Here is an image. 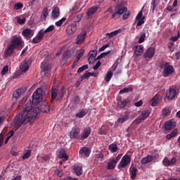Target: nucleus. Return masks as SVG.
<instances>
[{"instance_id": "13", "label": "nucleus", "mask_w": 180, "mask_h": 180, "mask_svg": "<svg viewBox=\"0 0 180 180\" xmlns=\"http://www.w3.org/2000/svg\"><path fill=\"white\" fill-rule=\"evenodd\" d=\"M78 26L77 25V23H72L70 25L68 26L66 29V33L67 34H74L75 32H77Z\"/></svg>"}, {"instance_id": "50", "label": "nucleus", "mask_w": 180, "mask_h": 180, "mask_svg": "<svg viewBox=\"0 0 180 180\" xmlns=\"http://www.w3.org/2000/svg\"><path fill=\"white\" fill-rule=\"evenodd\" d=\"M30 154H32V151L30 150H27L26 153L23 155L22 159L26 160V158H29L30 157Z\"/></svg>"}, {"instance_id": "33", "label": "nucleus", "mask_w": 180, "mask_h": 180, "mask_svg": "<svg viewBox=\"0 0 180 180\" xmlns=\"http://www.w3.org/2000/svg\"><path fill=\"white\" fill-rule=\"evenodd\" d=\"M127 120H129V114L127 113L123 115L122 117L117 119L118 123H124V122H127Z\"/></svg>"}, {"instance_id": "26", "label": "nucleus", "mask_w": 180, "mask_h": 180, "mask_svg": "<svg viewBox=\"0 0 180 180\" xmlns=\"http://www.w3.org/2000/svg\"><path fill=\"white\" fill-rule=\"evenodd\" d=\"M117 164V161L116 160L112 159L110 162H108L107 165L108 169H115L116 165Z\"/></svg>"}, {"instance_id": "23", "label": "nucleus", "mask_w": 180, "mask_h": 180, "mask_svg": "<svg viewBox=\"0 0 180 180\" xmlns=\"http://www.w3.org/2000/svg\"><path fill=\"white\" fill-rule=\"evenodd\" d=\"M161 101V96L160 94H156L150 101V103L151 106H155L158 102Z\"/></svg>"}, {"instance_id": "28", "label": "nucleus", "mask_w": 180, "mask_h": 180, "mask_svg": "<svg viewBox=\"0 0 180 180\" xmlns=\"http://www.w3.org/2000/svg\"><path fill=\"white\" fill-rule=\"evenodd\" d=\"M150 116V110H143L139 117L141 119L142 121L146 120L147 117Z\"/></svg>"}, {"instance_id": "19", "label": "nucleus", "mask_w": 180, "mask_h": 180, "mask_svg": "<svg viewBox=\"0 0 180 180\" xmlns=\"http://www.w3.org/2000/svg\"><path fill=\"white\" fill-rule=\"evenodd\" d=\"M176 124H175V122L172 120H169L165 122V130H172V129H174Z\"/></svg>"}, {"instance_id": "62", "label": "nucleus", "mask_w": 180, "mask_h": 180, "mask_svg": "<svg viewBox=\"0 0 180 180\" xmlns=\"http://www.w3.org/2000/svg\"><path fill=\"white\" fill-rule=\"evenodd\" d=\"M142 120L140 117H138L134 121V124H140V123H141Z\"/></svg>"}, {"instance_id": "30", "label": "nucleus", "mask_w": 180, "mask_h": 180, "mask_svg": "<svg viewBox=\"0 0 180 180\" xmlns=\"http://www.w3.org/2000/svg\"><path fill=\"white\" fill-rule=\"evenodd\" d=\"M47 16H49V8H47V7H45L42 11L41 20H45L46 19H47Z\"/></svg>"}, {"instance_id": "51", "label": "nucleus", "mask_w": 180, "mask_h": 180, "mask_svg": "<svg viewBox=\"0 0 180 180\" xmlns=\"http://www.w3.org/2000/svg\"><path fill=\"white\" fill-rule=\"evenodd\" d=\"M45 33H47V32H46V30L42 29V30H39V32H38L37 36L39 37L41 39H43V37H44V34Z\"/></svg>"}, {"instance_id": "61", "label": "nucleus", "mask_w": 180, "mask_h": 180, "mask_svg": "<svg viewBox=\"0 0 180 180\" xmlns=\"http://www.w3.org/2000/svg\"><path fill=\"white\" fill-rule=\"evenodd\" d=\"M142 120L140 117H138L134 121V124H140V123H141Z\"/></svg>"}, {"instance_id": "57", "label": "nucleus", "mask_w": 180, "mask_h": 180, "mask_svg": "<svg viewBox=\"0 0 180 180\" xmlns=\"http://www.w3.org/2000/svg\"><path fill=\"white\" fill-rule=\"evenodd\" d=\"M53 30H54V25H50L45 30V32H46V33H50V32H53Z\"/></svg>"}, {"instance_id": "14", "label": "nucleus", "mask_w": 180, "mask_h": 180, "mask_svg": "<svg viewBox=\"0 0 180 180\" xmlns=\"http://www.w3.org/2000/svg\"><path fill=\"white\" fill-rule=\"evenodd\" d=\"M176 96V90L174 89L170 88L168 91L166 92V98L171 101Z\"/></svg>"}, {"instance_id": "35", "label": "nucleus", "mask_w": 180, "mask_h": 180, "mask_svg": "<svg viewBox=\"0 0 180 180\" xmlns=\"http://www.w3.org/2000/svg\"><path fill=\"white\" fill-rule=\"evenodd\" d=\"M52 99H56L58 96V90L56 88L53 87L51 91Z\"/></svg>"}, {"instance_id": "43", "label": "nucleus", "mask_w": 180, "mask_h": 180, "mask_svg": "<svg viewBox=\"0 0 180 180\" xmlns=\"http://www.w3.org/2000/svg\"><path fill=\"white\" fill-rule=\"evenodd\" d=\"M23 8V4L18 2L14 5V9L16 11H20Z\"/></svg>"}, {"instance_id": "45", "label": "nucleus", "mask_w": 180, "mask_h": 180, "mask_svg": "<svg viewBox=\"0 0 180 180\" xmlns=\"http://www.w3.org/2000/svg\"><path fill=\"white\" fill-rule=\"evenodd\" d=\"M41 40H42L41 39V37L38 35H37L33 39H32V43L34 44H37V43H40Z\"/></svg>"}, {"instance_id": "55", "label": "nucleus", "mask_w": 180, "mask_h": 180, "mask_svg": "<svg viewBox=\"0 0 180 180\" xmlns=\"http://www.w3.org/2000/svg\"><path fill=\"white\" fill-rule=\"evenodd\" d=\"M143 11H140L136 15L135 20H141L143 19Z\"/></svg>"}, {"instance_id": "4", "label": "nucleus", "mask_w": 180, "mask_h": 180, "mask_svg": "<svg viewBox=\"0 0 180 180\" xmlns=\"http://www.w3.org/2000/svg\"><path fill=\"white\" fill-rule=\"evenodd\" d=\"M164 70L162 72V75L165 78H167L169 75H171L172 72H174V67L172 65H169V63H166L163 65Z\"/></svg>"}, {"instance_id": "32", "label": "nucleus", "mask_w": 180, "mask_h": 180, "mask_svg": "<svg viewBox=\"0 0 180 180\" xmlns=\"http://www.w3.org/2000/svg\"><path fill=\"white\" fill-rule=\"evenodd\" d=\"M86 112H87L86 110L82 109L79 112L76 113L75 116L79 119H82V117H84V116H86Z\"/></svg>"}, {"instance_id": "39", "label": "nucleus", "mask_w": 180, "mask_h": 180, "mask_svg": "<svg viewBox=\"0 0 180 180\" xmlns=\"http://www.w3.org/2000/svg\"><path fill=\"white\" fill-rule=\"evenodd\" d=\"M145 40H146V32L143 31L141 32V35L139 39L138 43H139V44L141 43H144Z\"/></svg>"}, {"instance_id": "31", "label": "nucleus", "mask_w": 180, "mask_h": 180, "mask_svg": "<svg viewBox=\"0 0 180 180\" xmlns=\"http://www.w3.org/2000/svg\"><path fill=\"white\" fill-rule=\"evenodd\" d=\"M96 11H98V8L96 6H92L87 11L86 15L89 16V18H91V16H92V15H94Z\"/></svg>"}, {"instance_id": "25", "label": "nucleus", "mask_w": 180, "mask_h": 180, "mask_svg": "<svg viewBox=\"0 0 180 180\" xmlns=\"http://www.w3.org/2000/svg\"><path fill=\"white\" fill-rule=\"evenodd\" d=\"M144 51V47L141 45H137L135 46L134 53L136 56H141Z\"/></svg>"}, {"instance_id": "10", "label": "nucleus", "mask_w": 180, "mask_h": 180, "mask_svg": "<svg viewBox=\"0 0 180 180\" xmlns=\"http://www.w3.org/2000/svg\"><path fill=\"white\" fill-rule=\"evenodd\" d=\"M155 54V49L153 47L148 48L143 54L144 58H153Z\"/></svg>"}, {"instance_id": "46", "label": "nucleus", "mask_w": 180, "mask_h": 180, "mask_svg": "<svg viewBox=\"0 0 180 180\" xmlns=\"http://www.w3.org/2000/svg\"><path fill=\"white\" fill-rule=\"evenodd\" d=\"M55 174L57 175V176H59V178H63V176L64 175V172L63 170L56 169L55 170Z\"/></svg>"}, {"instance_id": "29", "label": "nucleus", "mask_w": 180, "mask_h": 180, "mask_svg": "<svg viewBox=\"0 0 180 180\" xmlns=\"http://www.w3.org/2000/svg\"><path fill=\"white\" fill-rule=\"evenodd\" d=\"M159 4H160V0H153V2L151 4L153 13H154V12H157V8H158Z\"/></svg>"}, {"instance_id": "34", "label": "nucleus", "mask_w": 180, "mask_h": 180, "mask_svg": "<svg viewBox=\"0 0 180 180\" xmlns=\"http://www.w3.org/2000/svg\"><path fill=\"white\" fill-rule=\"evenodd\" d=\"M112 77H113V73L112 72V71L109 70L105 74L104 79L105 81H106V82H109L110 79H112Z\"/></svg>"}, {"instance_id": "27", "label": "nucleus", "mask_w": 180, "mask_h": 180, "mask_svg": "<svg viewBox=\"0 0 180 180\" xmlns=\"http://www.w3.org/2000/svg\"><path fill=\"white\" fill-rule=\"evenodd\" d=\"M60 16V8L58 7H54L52 10L51 17L53 19H57Z\"/></svg>"}, {"instance_id": "16", "label": "nucleus", "mask_w": 180, "mask_h": 180, "mask_svg": "<svg viewBox=\"0 0 180 180\" xmlns=\"http://www.w3.org/2000/svg\"><path fill=\"white\" fill-rule=\"evenodd\" d=\"M79 153L80 154L81 157H89L91 150H89V148L83 147L79 150Z\"/></svg>"}, {"instance_id": "6", "label": "nucleus", "mask_w": 180, "mask_h": 180, "mask_svg": "<svg viewBox=\"0 0 180 180\" xmlns=\"http://www.w3.org/2000/svg\"><path fill=\"white\" fill-rule=\"evenodd\" d=\"M23 89H18L13 93V102H18L22 96H23Z\"/></svg>"}, {"instance_id": "15", "label": "nucleus", "mask_w": 180, "mask_h": 180, "mask_svg": "<svg viewBox=\"0 0 180 180\" xmlns=\"http://www.w3.org/2000/svg\"><path fill=\"white\" fill-rule=\"evenodd\" d=\"M22 34L26 39H30L31 37H33V34H34V31L33 30L27 28L22 30Z\"/></svg>"}, {"instance_id": "21", "label": "nucleus", "mask_w": 180, "mask_h": 180, "mask_svg": "<svg viewBox=\"0 0 180 180\" xmlns=\"http://www.w3.org/2000/svg\"><path fill=\"white\" fill-rule=\"evenodd\" d=\"M58 158H60L63 160V161H68V155H67V153H65V150L62 149L59 151V155H58Z\"/></svg>"}, {"instance_id": "59", "label": "nucleus", "mask_w": 180, "mask_h": 180, "mask_svg": "<svg viewBox=\"0 0 180 180\" xmlns=\"http://www.w3.org/2000/svg\"><path fill=\"white\" fill-rule=\"evenodd\" d=\"M143 24H144V17H143L141 20H138V22L136 24V27L138 26H141Z\"/></svg>"}, {"instance_id": "24", "label": "nucleus", "mask_w": 180, "mask_h": 180, "mask_svg": "<svg viewBox=\"0 0 180 180\" xmlns=\"http://www.w3.org/2000/svg\"><path fill=\"white\" fill-rule=\"evenodd\" d=\"M73 170L75 174H76L77 176H80V175L82 174V167L79 165H75L73 167Z\"/></svg>"}, {"instance_id": "22", "label": "nucleus", "mask_w": 180, "mask_h": 180, "mask_svg": "<svg viewBox=\"0 0 180 180\" xmlns=\"http://www.w3.org/2000/svg\"><path fill=\"white\" fill-rule=\"evenodd\" d=\"M155 158L153 155H148L146 158H142L141 164H143V165L148 164V163L154 161Z\"/></svg>"}, {"instance_id": "49", "label": "nucleus", "mask_w": 180, "mask_h": 180, "mask_svg": "<svg viewBox=\"0 0 180 180\" xmlns=\"http://www.w3.org/2000/svg\"><path fill=\"white\" fill-rule=\"evenodd\" d=\"M110 53V51L102 53L101 55H99L97 57V60H101V58H103L104 57H106V56H108V54H109Z\"/></svg>"}, {"instance_id": "58", "label": "nucleus", "mask_w": 180, "mask_h": 180, "mask_svg": "<svg viewBox=\"0 0 180 180\" xmlns=\"http://www.w3.org/2000/svg\"><path fill=\"white\" fill-rule=\"evenodd\" d=\"M91 75H92V72H89L88 71H86L84 72V74L83 75V78H89V77H91Z\"/></svg>"}, {"instance_id": "17", "label": "nucleus", "mask_w": 180, "mask_h": 180, "mask_svg": "<svg viewBox=\"0 0 180 180\" xmlns=\"http://www.w3.org/2000/svg\"><path fill=\"white\" fill-rule=\"evenodd\" d=\"M162 162L165 167H169V165H175V164H176V158H173L171 160H169L168 158H165Z\"/></svg>"}, {"instance_id": "56", "label": "nucleus", "mask_w": 180, "mask_h": 180, "mask_svg": "<svg viewBox=\"0 0 180 180\" xmlns=\"http://www.w3.org/2000/svg\"><path fill=\"white\" fill-rule=\"evenodd\" d=\"M112 19H119V18H120V14L118 13V11H116L112 13Z\"/></svg>"}, {"instance_id": "48", "label": "nucleus", "mask_w": 180, "mask_h": 180, "mask_svg": "<svg viewBox=\"0 0 180 180\" xmlns=\"http://www.w3.org/2000/svg\"><path fill=\"white\" fill-rule=\"evenodd\" d=\"M65 89H64V87H62L60 89V92L58 93V96H59L60 98H63V96H64V95H65Z\"/></svg>"}, {"instance_id": "44", "label": "nucleus", "mask_w": 180, "mask_h": 180, "mask_svg": "<svg viewBox=\"0 0 180 180\" xmlns=\"http://www.w3.org/2000/svg\"><path fill=\"white\" fill-rule=\"evenodd\" d=\"M25 22H26L25 18H20V17H17V23L19 25H25Z\"/></svg>"}, {"instance_id": "42", "label": "nucleus", "mask_w": 180, "mask_h": 180, "mask_svg": "<svg viewBox=\"0 0 180 180\" xmlns=\"http://www.w3.org/2000/svg\"><path fill=\"white\" fill-rule=\"evenodd\" d=\"M65 20H67V18L63 17L60 20L57 21L55 23V25H56V26H58V27L62 26L63 23H64V22H65Z\"/></svg>"}, {"instance_id": "53", "label": "nucleus", "mask_w": 180, "mask_h": 180, "mask_svg": "<svg viewBox=\"0 0 180 180\" xmlns=\"http://www.w3.org/2000/svg\"><path fill=\"white\" fill-rule=\"evenodd\" d=\"M179 37H180V32L178 31L177 35H176V36H174V37H172L170 38V40H171L172 41H176L179 39Z\"/></svg>"}, {"instance_id": "60", "label": "nucleus", "mask_w": 180, "mask_h": 180, "mask_svg": "<svg viewBox=\"0 0 180 180\" xmlns=\"http://www.w3.org/2000/svg\"><path fill=\"white\" fill-rule=\"evenodd\" d=\"M129 16H130V12L125 13L122 15V19L124 20H126L129 19Z\"/></svg>"}, {"instance_id": "47", "label": "nucleus", "mask_w": 180, "mask_h": 180, "mask_svg": "<svg viewBox=\"0 0 180 180\" xmlns=\"http://www.w3.org/2000/svg\"><path fill=\"white\" fill-rule=\"evenodd\" d=\"M85 70H88V65H84L79 68V69L77 70V73L79 74L82 72V71H85Z\"/></svg>"}, {"instance_id": "41", "label": "nucleus", "mask_w": 180, "mask_h": 180, "mask_svg": "<svg viewBox=\"0 0 180 180\" xmlns=\"http://www.w3.org/2000/svg\"><path fill=\"white\" fill-rule=\"evenodd\" d=\"M127 92H133V88L127 87L120 91V94H127Z\"/></svg>"}, {"instance_id": "2", "label": "nucleus", "mask_w": 180, "mask_h": 180, "mask_svg": "<svg viewBox=\"0 0 180 180\" xmlns=\"http://www.w3.org/2000/svg\"><path fill=\"white\" fill-rule=\"evenodd\" d=\"M22 44L23 40H22L21 37H13L10 41V44L8 45L7 49H5V56H7V57L11 56L16 49H20Z\"/></svg>"}, {"instance_id": "64", "label": "nucleus", "mask_w": 180, "mask_h": 180, "mask_svg": "<svg viewBox=\"0 0 180 180\" xmlns=\"http://www.w3.org/2000/svg\"><path fill=\"white\" fill-rule=\"evenodd\" d=\"M108 47H109V44H105V45L103 46L101 48H100L98 49V51H100V52L105 51V49H108Z\"/></svg>"}, {"instance_id": "54", "label": "nucleus", "mask_w": 180, "mask_h": 180, "mask_svg": "<svg viewBox=\"0 0 180 180\" xmlns=\"http://www.w3.org/2000/svg\"><path fill=\"white\" fill-rule=\"evenodd\" d=\"M8 68L9 67L8 65H5L1 70V75H5L8 72Z\"/></svg>"}, {"instance_id": "3", "label": "nucleus", "mask_w": 180, "mask_h": 180, "mask_svg": "<svg viewBox=\"0 0 180 180\" xmlns=\"http://www.w3.org/2000/svg\"><path fill=\"white\" fill-rule=\"evenodd\" d=\"M43 90L37 89L32 95V104L39 105L41 102V94Z\"/></svg>"}, {"instance_id": "1", "label": "nucleus", "mask_w": 180, "mask_h": 180, "mask_svg": "<svg viewBox=\"0 0 180 180\" xmlns=\"http://www.w3.org/2000/svg\"><path fill=\"white\" fill-rule=\"evenodd\" d=\"M40 113V108L35 107L33 108L32 103L27 102L23 107L20 117H15L13 124L15 127H19L21 124H27V123H33L36 120V117Z\"/></svg>"}, {"instance_id": "18", "label": "nucleus", "mask_w": 180, "mask_h": 180, "mask_svg": "<svg viewBox=\"0 0 180 180\" xmlns=\"http://www.w3.org/2000/svg\"><path fill=\"white\" fill-rule=\"evenodd\" d=\"M89 57L88 58L89 64H92L94 61H96L98 60V58H96V51H91L89 52Z\"/></svg>"}, {"instance_id": "63", "label": "nucleus", "mask_w": 180, "mask_h": 180, "mask_svg": "<svg viewBox=\"0 0 180 180\" xmlns=\"http://www.w3.org/2000/svg\"><path fill=\"white\" fill-rule=\"evenodd\" d=\"M101 61L98 60V61L96 63V64L93 67V69H94V70H98V68H99V67H101Z\"/></svg>"}, {"instance_id": "7", "label": "nucleus", "mask_w": 180, "mask_h": 180, "mask_svg": "<svg viewBox=\"0 0 180 180\" xmlns=\"http://www.w3.org/2000/svg\"><path fill=\"white\" fill-rule=\"evenodd\" d=\"M41 72L42 75H46V72H49L51 69V65L50 63H47V61H44L41 64Z\"/></svg>"}, {"instance_id": "37", "label": "nucleus", "mask_w": 180, "mask_h": 180, "mask_svg": "<svg viewBox=\"0 0 180 180\" xmlns=\"http://www.w3.org/2000/svg\"><path fill=\"white\" fill-rule=\"evenodd\" d=\"M109 150L111 153H116L119 148H117V145L116 143H112L109 146Z\"/></svg>"}, {"instance_id": "52", "label": "nucleus", "mask_w": 180, "mask_h": 180, "mask_svg": "<svg viewBox=\"0 0 180 180\" xmlns=\"http://www.w3.org/2000/svg\"><path fill=\"white\" fill-rule=\"evenodd\" d=\"M117 33H119V32L115 30L114 32H111L110 33H107V36H109V39H110L112 37H115V36H117Z\"/></svg>"}, {"instance_id": "40", "label": "nucleus", "mask_w": 180, "mask_h": 180, "mask_svg": "<svg viewBox=\"0 0 180 180\" xmlns=\"http://www.w3.org/2000/svg\"><path fill=\"white\" fill-rule=\"evenodd\" d=\"M127 105V101H119L117 103V106L120 108V109H124Z\"/></svg>"}, {"instance_id": "8", "label": "nucleus", "mask_w": 180, "mask_h": 180, "mask_svg": "<svg viewBox=\"0 0 180 180\" xmlns=\"http://www.w3.org/2000/svg\"><path fill=\"white\" fill-rule=\"evenodd\" d=\"M85 37H86V31L82 30V32L77 35V41L75 44H81L84 40H85Z\"/></svg>"}, {"instance_id": "9", "label": "nucleus", "mask_w": 180, "mask_h": 180, "mask_svg": "<svg viewBox=\"0 0 180 180\" xmlns=\"http://www.w3.org/2000/svg\"><path fill=\"white\" fill-rule=\"evenodd\" d=\"M29 67H30V60H24L20 63V70L21 72H26L29 71Z\"/></svg>"}, {"instance_id": "12", "label": "nucleus", "mask_w": 180, "mask_h": 180, "mask_svg": "<svg viewBox=\"0 0 180 180\" xmlns=\"http://www.w3.org/2000/svg\"><path fill=\"white\" fill-rule=\"evenodd\" d=\"M124 1H121L117 3V8H118L117 12L120 15H123L124 12H127V7L124 6Z\"/></svg>"}, {"instance_id": "20", "label": "nucleus", "mask_w": 180, "mask_h": 180, "mask_svg": "<svg viewBox=\"0 0 180 180\" xmlns=\"http://www.w3.org/2000/svg\"><path fill=\"white\" fill-rule=\"evenodd\" d=\"M91 131H92V129H91V127H89L84 128L83 131V134L82 135V139L85 140V139H88Z\"/></svg>"}, {"instance_id": "36", "label": "nucleus", "mask_w": 180, "mask_h": 180, "mask_svg": "<svg viewBox=\"0 0 180 180\" xmlns=\"http://www.w3.org/2000/svg\"><path fill=\"white\" fill-rule=\"evenodd\" d=\"M63 58L66 59H72L74 58V55H72V52L71 51H66L63 54Z\"/></svg>"}, {"instance_id": "5", "label": "nucleus", "mask_w": 180, "mask_h": 180, "mask_svg": "<svg viewBox=\"0 0 180 180\" xmlns=\"http://www.w3.org/2000/svg\"><path fill=\"white\" fill-rule=\"evenodd\" d=\"M131 161V158H130V156H129V155H124L118 165L119 169H120L121 168H125V167H127L128 164H130Z\"/></svg>"}, {"instance_id": "38", "label": "nucleus", "mask_w": 180, "mask_h": 180, "mask_svg": "<svg viewBox=\"0 0 180 180\" xmlns=\"http://www.w3.org/2000/svg\"><path fill=\"white\" fill-rule=\"evenodd\" d=\"M131 179H134L137 176V169L133 167L130 172Z\"/></svg>"}, {"instance_id": "11", "label": "nucleus", "mask_w": 180, "mask_h": 180, "mask_svg": "<svg viewBox=\"0 0 180 180\" xmlns=\"http://www.w3.org/2000/svg\"><path fill=\"white\" fill-rule=\"evenodd\" d=\"M79 133H81L79 128H72L70 132V139H79Z\"/></svg>"}]
</instances>
